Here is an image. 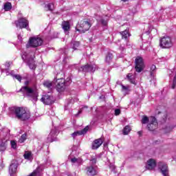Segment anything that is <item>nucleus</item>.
Returning a JSON list of instances; mask_svg holds the SVG:
<instances>
[{"mask_svg": "<svg viewBox=\"0 0 176 176\" xmlns=\"http://www.w3.org/2000/svg\"><path fill=\"white\" fill-rule=\"evenodd\" d=\"M10 113L15 115L19 120L25 121L31 118V113L25 107H12L9 109Z\"/></svg>", "mask_w": 176, "mask_h": 176, "instance_id": "nucleus-1", "label": "nucleus"}, {"mask_svg": "<svg viewBox=\"0 0 176 176\" xmlns=\"http://www.w3.org/2000/svg\"><path fill=\"white\" fill-rule=\"evenodd\" d=\"M18 93H23L25 97L30 98L33 102H36L38 101V97H39V94L35 88H32L28 86L22 87L19 91Z\"/></svg>", "mask_w": 176, "mask_h": 176, "instance_id": "nucleus-2", "label": "nucleus"}, {"mask_svg": "<svg viewBox=\"0 0 176 176\" xmlns=\"http://www.w3.org/2000/svg\"><path fill=\"white\" fill-rule=\"evenodd\" d=\"M34 53L32 52L28 54L27 52H24V54L21 56L22 60L24 63H26L30 69H35L36 66L35 65V60H34Z\"/></svg>", "mask_w": 176, "mask_h": 176, "instance_id": "nucleus-3", "label": "nucleus"}, {"mask_svg": "<svg viewBox=\"0 0 176 176\" xmlns=\"http://www.w3.org/2000/svg\"><path fill=\"white\" fill-rule=\"evenodd\" d=\"M55 83H56V89L58 93H63V91H65L67 89V82H65V80L63 79V77L58 78V74H56L55 78Z\"/></svg>", "mask_w": 176, "mask_h": 176, "instance_id": "nucleus-4", "label": "nucleus"}, {"mask_svg": "<svg viewBox=\"0 0 176 176\" xmlns=\"http://www.w3.org/2000/svg\"><path fill=\"white\" fill-rule=\"evenodd\" d=\"M43 43V40L39 37H32L30 38L28 43L26 45V47H38Z\"/></svg>", "mask_w": 176, "mask_h": 176, "instance_id": "nucleus-5", "label": "nucleus"}, {"mask_svg": "<svg viewBox=\"0 0 176 176\" xmlns=\"http://www.w3.org/2000/svg\"><path fill=\"white\" fill-rule=\"evenodd\" d=\"M135 69L136 72H142L145 69V63L144 58L141 56H138L135 60Z\"/></svg>", "mask_w": 176, "mask_h": 176, "instance_id": "nucleus-6", "label": "nucleus"}, {"mask_svg": "<svg viewBox=\"0 0 176 176\" xmlns=\"http://www.w3.org/2000/svg\"><path fill=\"white\" fill-rule=\"evenodd\" d=\"M96 69H97V65L94 63H90L79 68L78 72H91L94 74V72H96Z\"/></svg>", "mask_w": 176, "mask_h": 176, "instance_id": "nucleus-7", "label": "nucleus"}, {"mask_svg": "<svg viewBox=\"0 0 176 176\" xmlns=\"http://www.w3.org/2000/svg\"><path fill=\"white\" fill-rule=\"evenodd\" d=\"M90 27H91V23L89 21L83 20L80 22V29H76V31H78L80 34H85V32L90 30Z\"/></svg>", "mask_w": 176, "mask_h": 176, "instance_id": "nucleus-8", "label": "nucleus"}, {"mask_svg": "<svg viewBox=\"0 0 176 176\" xmlns=\"http://www.w3.org/2000/svg\"><path fill=\"white\" fill-rule=\"evenodd\" d=\"M160 46L163 49H170L173 46V43L171 42V38L170 36H164L160 39Z\"/></svg>", "mask_w": 176, "mask_h": 176, "instance_id": "nucleus-9", "label": "nucleus"}, {"mask_svg": "<svg viewBox=\"0 0 176 176\" xmlns=\"http://www.w3.org/2000/svg\"><path fill=\"white\" fill-rule=\"evenodd\" d=\"M157 120L156 118L152 116L150 118V122L147 124V129L148 131H155L157 129Z\"/></svg>", "mask_w": 176, "mask_h": 176, "instance_id": "nucleus-10", "label": "nucleus"}, {"mask_svg": "<svg viewBox=\"0 0 176 176\" xmlns=\"http://www.w3.org/2000/svg\"><path fill=\"white\" fill-rule=\"evenodd\" d=\"M41 101L45 105H52V104H54V98L53 96L45 94L43 95L42 98H41Z\"/></svg>", "mask_w": 176, "mask_h": 176, "instance_id": "nucleus-11", "label": "nucleus"}, {"mask_svg": "<svg viewBox=\"0 0 176 176\" xmlns=\"http://www.w3.org/2000/svg\"><path fill=\"white\" fill-rule=\"evenodd\" d=\"M16 27H19V28H26V30H30V28L28 27L29 23L28 20H27L25 18H20L17 22L16 23Z\"/></svg>", "mask_w": 176, "mask_h": 176, "instance_id": "nucleus-12", "label": "nucleus"}, {"mask_svg": "<svg viewBox=\"0 0 176 176\" xmlns=\"http://www.w3.org/2000/svg\"><path fill=\"white\" fill-rule=\"evenodd\" d=\"M89 131V126H87L85 129H82L81 131H77L74 133H72V137L75 140L78 135H85L86 133Z\"/></svg>", "mask_w": 176, "mask_h": 176, "instance_id": "nucleus-13", "label": "nucleus"}, {"mask_svg": "<svg viewBox=\"0 0 176 176\" xmlns=\"http://www.w3.org/2000/svg\"><path fill=\"white\" fill-rule=\"evenodd\" d=\"M17 161L16 160H12L11 161V164L10 165L9 167V171L10 174L12 175V174H14L16 171H17Z\"/></svg>", "mask_w": 176, "mask_h": 176, "instance_id": "nucleus-14", "label": "nucleus"}, {"mask_svg": "<svg viewBox=\"0 0 176 176\" xmlns=\"http://www.w3.org/2000/svg\"><path fill=\"white\" fill-rule=\"evenodd\" d=\"M156 167V161L153 159H149L147 161V164L146 165V168L147 170H153Z\"/></svg>", "mask_w": 176, "mask_h": 176, "instance_id": "nucleus-15", "label": "nucleus"}, {"mask_svg": "<svg viewBox=\"0 0 176 176\" xmlns=\"http://www.w3.org/2000/svg\"><path fill=\"white\" fill-rule=\"evenodd\" d=\"M8 139H3L0 142V152H5L6 148H8Z\"/></svg>", "mask_w": 176, "mask_h": 176, "instance_id": "nucleus-16", "label": "nucleus"}, {"mask_svg": "<svg viewBox=\"0 0 176 176\" xmlns=\"http://www.w3.org/2000/svg\"><path fill=\"white\" fill-rule=\"evenodd\" d=\"M102 139H96L92 143V149H98L102 145Z\"/></svg>", "mask_w": 176, "mask_h": 176, "instance_id": "nucleus-17", "label": "nucleus"}, {"mask_svg": "<svg viewBox=\"0 0 176 176\" xmlns=\"http://www.w3.org/2000/svg\"><path fill=\"white\" fill-rule=\"evenodd\" d=\"M87 175L94 176L97 175V170L93 165H91L87 168Z\"/></svg>", "mask_w": 176, "mask_h": 176, "instance_id": "nucleus-18", "label": "nucleus"}, {"mask_svg": "<svg viewBox=\"0 0 176 176\" xmlns=\"http://www.w3.org/2000/svg\"><path fill=\"white\" fill-rule=\"evenodd\" d=\"M96 20L98 24H101L102 27L108 26V19H105L104 16H100Z\"/></svg>", "mask_w": 176, "mask_h": 176, "instance_id": "nucleus-19", "label": "nucleus"}, {"mask_svg": "<svg viewBox=\"0 0 176 176\" xmlns=\"http://www.w3.org/2000/svg\"><path fill=\"white\" fill-rule=\"evenodd\" d=\"M57 133V131L56 129H52L51 132L48 135L47 140L49 142H53L54 140L56 139V134Z\"/></svg>", "mask_w": 176, "mask_h": 176, "instance_id": "nucleus-20", "label": "nucleus"}, {"mask_svg": "<svg viewBox=\"0 0 176 176\" xmlns=\"http://www.w3.org/2000/svg\"><path fill=\"white\" fill-rule=\"evenodd\" d=\"M122 38V39H125V41H128L129 38H130V36H131V34H130V32L129 31V29H126L122 32H120Z\"/></svg>", "mask_w": 176, "mask_h": 176, "instance_id": "nucleus-21", "label": "nucleus"}, {"mask_svg": "<svg viewBox=\"0 0 176 176\" xmlns=\"http://www.w3.org/2000/svg\"><path fill=\"white\" fill-rule=\"evenodd\" d=\"M62 28L65 34H68V31L71 30V25H69V22L64 21L62 23Z\"/></svg>", "mask_w": 176, "mask_h": 176, "instance_id": "nucleus-22", "label": "nucleus"}, {"mask_svg": "<svg viewBox=\"0 0 176 176\" xmlns=\"http://www.w3.org/2000/svg\"><path fill=\"white\" fill-rule=\"evenodd\" d=\"M79 46H80V42L79 41H72L70 43V47L74 50H78Z\"/></svg>", "mask_w": 176, "mask_h": 176, "instance_id": "nucleus-23", "label": "nucleus"}, {"mask_svg": "<svg viewBox=\"0 0 176 176\" xmlns=\"http://www.w3.org/2000/svg\"><path fill=\"white\" fill-rule=\"evenodd\" d=\"M113 60V54L111 52H107L105 56V63L107 64H111V62Z\"/></svg>", "mask_w": 176, "mask_h": 176, "instance_id": "nucleus-24", "label": "nucleus"}, {"mask_svg": "<svg viewBox=\"0 0 176 176\" xmlns=\"http://www.w3.org/2000/svg\"><path fill=\"white\" fill-rule=\"evenodd\" d=\"M54 83H56V78H54L53 82H50L49 80L45 81L43 85L47 89H52Z\"/></svg>", "mask_w": 176, "mask_h": 176, "instance_id": "nucleus-25", "label": "nucleus"}, {"mask_svg": "<svg viewBox=\"0 0 176 176\" xmlns=\"http://www.w3.org/2000/svg\"><path fill=\"white\" fill-rule=\"evenodd\" d=\"M161 173L164 176H168V166L166 164H163L161 167Z\"/></svg>", "mask_w": 176, "mask_h": 176, "instance_id": "nucleus-26", "label": "nucleus"}, {"mask_svg": "<svg viewBox=\"0 0 176 176\" xmlns=\"http://www.w3.org/2000/svg\"><path fill=\"white\" fill-rule=\"evenodd\" d=\"M156 75V65H152L150 68V76L155 79V76Z\"/></svg>", "mask_w": 176, "mask_h": 176, "instance_id": "nucleus-27", "label": "nucleus"}, {"mask_svg": "<svg viewBox=\"0 0 176 176\" xmlns=\"http://www.w3.org/2000/svg\"><path fill=\"white\" fill-rule=\"evenodd\" d=\"M126 78L130 83H132V85H137V82H135V78L134 76H133V74H128Z\"/></svg>", "mask_w": 176, "mask_h": 176, "instance_id": "nucleus-28", "label": "nucleus"}, {"mask_svg": "<svg viewBox=\"0 0 176 176\" xmlns=\"http://www.w3.org/2000/svg\"><path fill=\"white\" fill-rule=\"evenodd\" d=\"M74 101L72 98H69L66 100L65 104V109L67 111L68 109V107H69L71 104H74Z\"/></svg>", "mask_w": 176, "mask_h": 176, "instance_id": "nucleus-29", "label": "nucleus"}, {"mask_svg": "<svg viewBox=\"0 0 176 176\" xmlns=\"http://www.w3.org/2000/svg\"><path fill=\"white\" fill-rule=\"evenodd\" d=\"M9 74H10L12 76V78H15V79L19 80V82H21V79H23L21 76H20L19 74H13V71H12L10 73L7 72V75H9Z\"/></svg>", "mask_w": 176, "mask_h": 176, "instance_id": "nucleus-30", "label": "nucleus"}, {"mask_svg": "<svg viewBox=\"0 0 176 176\" xmlns=\"http://www.w3.org/2000/svg\"><path fill=\"white\" fill-rule=\"evenodd\" d=\"M45 8L47 12L48 10L53 12V10H54V4L49 3L45 6Z\"/></svg>", "mask_w": 176, "mask_h": 176, "instance_id": "nucleus-31", "label": "nucleus"}, {"mask_svg": "<svg viewBox=\"0 0 176 176\" xmlns=\"http://www.w3.org/2000/svg\"><path fill=\"white\" fill-rule=\"evenodd\" d=\"M150 121H151V118H148V116H143L142 117V120H141L142 124H146L149 123Z\"/></svg>", "mask_w": 176, "mask_h": 176, "instance_id": "nucleus-32", "label": "nucleus"}, {"mask_svg": "<svg viewBox=\"0 0 176 176\" xmlns=\"http://www.w3.org/2000/svg\"><path fill=\"white\" fill-rule=\"evenodd\" d=\"M130 131H131V128L130 127V126L126 125L123 129L122 133L124 135H129V133H130Z\"/></svg>", "mask_w": 176, "mask_h": 176, "instance_id": "nucleus-33", "label": "nucleus"}, {"mask_svg": "<svg viewBox=\"0 0 176 176\" xmlns=\"http://www.w3.org/2000/svg\"><path fill=\"white\" fill-rule=\"evenodd\" d=\"M12 9V3L7 2L4 4V10L8 11Z\"/></svg>", "mask_w": 176, "mask_h": 176, "instance_id": "nucleus-34", "label": "nucleus"}, {"mask_svg": "<svg viewBox=\"0 0 176 176\" xmlns=\"http://www.w3.org/2000/svg\"><path fill=\"white\" fill-rule=\"evenodd\" d=\"M25 140H27V133H24L21 136L19 139V142L22 144L23 142H24V141H25Z\"/></svg>", "mask_w": 176, "mask_h": 176, "instance_id": "nucleus-35", "label": "nucleus"}, {"mask_svg": "<svg viewBox=\"0 0 176 176\" xmlns=\"http://www.w3.org/2000/svg\"><path fill=\"white\" fill-rule=\"evenodd\" d=\"M166 122H167V115L164 114L162 118L160 120V122L162 123V124H163L166 123Z\"/></svg>", "mask_w": 176, "mask_h": 176, "instance_id": "nucleus-36", "label": "nucleus"}, {"mask_svg": "<svg viewBox=\"0 0 176 176\" xmlns=\"http://www.w3.org/2000/svg\"><path fill=\"white\" fill-rule=\"evenodd\" d=\"M5 66L6 69H2L1 72H3L4 71H8V69H9V67H10V62L6 63Z\"/></svg>", "mask_w": 176, "mask_h": 176, "instance_id": "nucleus-37", "label": "nucleus"}, {"mask_svg": "<svg viewBox=\"0 0 176 176\" xmlns=\"http://www.w3.org/2000/svg\"><path fill=\"white\" fill-rule=\"evenodd\" d=\"M10 144H11V148H13V149H16V148L17 146V144H16V142L12 140L10 142Z\"/></svg>", "mask_w": 176, "mask_h": 176, "instance_id": "nucleus-38", "label": "nucleus"}, {"mask_svg": "<svg viewBox=\"0 0 176 176\" xmlns=\"http://www.w3.org/2000/svg\"><path fill=\"white\" fill-rule=\"evenodd\" d=\"M71 162L72 163H80L79 160L76 157L72 158Z\"/></svg>", "mask_w": 176, "mask_h": 176, "instance_id": "nucleus-39", "label": "nucleus"}, {"mask_svg": "<svg viewBox=\"0 0 176 176\" xmlns=\"http://www.w3.org/2000/svg\"><path fill=\"white\" fill-rule=\"evenodd\" d=\"M121 111L120 110V109H115V115L116 116H119V115H120Z\"/></svg>", "mask_w": 176, "mask_h": 176, "instance_id": "nucleus-40", "label": "nucleus"}, {"mask_svg": "<svg viewBox=\"0 0 176 176\" xmlns=\"http://www.w3.org/2000/svg\"><path fill=\"white\" fill-rule=\"evenodd\" d=\"M175 126H171V127H168V126H166V133H170V131H171V130H173V129L174 128Z\"/></svg>", "mask_w": 176, "mask_h": 176, "instance_id": "nucleus-41", "label": "nucleus"}, {"mask_svg": "<svg viewBox=\"0 0 176 176\" xmlns=\"http://www.w3.org/2000/svg\"><path fill=\"white\" fill-rule=\"evenodd\" d=\"M31 157V153H28L24 154V158L25 159H30Z\"/></svg>", "mask_w": 176, "mask_h": 176, "instance_id": "nucleus-42", "label": "nucleus"}, {"mask_svg": "<svg viewBox=\"0 0 176 176\" xmlns=\"http://www.w3.org/2000/svg\"><path fill=\"white\" fill-rule=\"evenodd\" d=\"M90 162L92 163V164H96V163H97V158L96 157L91 158L90 160Z\"/></svg>", "mask_w": 176, "mask_h": 176, "instance_id": "nucleus-43", "label": "nucleus"}, {"mask_svg": "<svg viewBox=\"0 0 176 176\" xmlns=\"http://www.w3.org/2000/svg\"><path fill=\"white\" fill-rule=\"evenodd\" d=\"M65 83H67V86H69V83H71V78H67L66 80H65Z\"/></svg>", "mask_w": 176, "mask_h": 176, "instance_id": "nucleus-44", "label": "nucleus"}, {"mask_svg": "<svg viewBox=\"0 0 176 176\" xmlns=\"http://www.w3.org/2000/svg\"><path fill=\"white\" fill-rule=\"evenodd\" d=\"M122 90H124L125 91H127L129 90V86H124L123 85H121Z\"/></svg>", "mask_w": 176, "mask_h": 176, "instance_id": "nucleus-45", "label": "nucleus"}, {"mask_svg": "<svg viewBox=\"0 0 176 176\" xmlns=\"http://www.w3.org/2000/svg\"><path fill=\"white\" fill-rule=\"evenodd\" d=\"M119 49L122 54L124 53V51L126 50V48H124V47H122V45L120 46Z\"/></svg>", "mask_w": 176, "mask_h": 176, "instance_id": "nucleus-46", "label": "nucleus"}, {"mask_svg": "<svg viewBox=\"0 0 176 176\" xmlns=\"http://www.w3.org/2000/svg\"><path fill=\"white\" fill-rule=\"evenodd\" d=\"M109 168H111V171H113L116 168L115 165L110 164H109Z\"/></svg>", "mask_w": 176, "mask_h": 176, "instance_id": "nucleus-47", "label": "nucleus"}, {"mask_svg": "<svg viewBox=\"0 0 176 176\" xmlns=\"http://www.w3.org/2000/svg\"><path fill=\"white\" fill-rule=\"evenodd\" d=\"M62 52H63V54H65V56H67V54H68V49L62 50Z\"/></svg>", "mask_w": 176, "mask_h": 176, "instance_id": "nucleus-48", "label": "nucleus"}, {"mask_svg": "<svg viewBox=\"0 0 176 176\" xmlns=\"http://www.w3.org/2000/svg\"><path fill=\"white\" fill-rule=\"evenodd\" d=\"M30 85V81L26 80L25 81V86H28Z\"/></svg>", "mask_w": 176, "mask_h": 176, "instance_id": "nucleus-49", "label": "nucleus"}, {"mask_svg": "<svg viewBox=\"0 0 176 176\" xmlns=\"http://www.w3.org/2000/svg\"><path fill=\"white\" fill-rule=\"evenodd\" d=\"M82 113V109L79 110L78 113L76 115V116H78V115H80Z\"/></svg>", "mask_w": 176, "mask_h": 176, "instance_id": "nucleus-50", "label": "nucleus"}, {"mask_svg": "<svg viewBox=\"0 0 176 176\" xmlns=\"http://www.w3.org/2000/svg\"><path fill=\"white\" fill-rule=\"evenodd\" d=\"M138 134H139V135H141V134H142L141 131H138Z\"/></svg>", "mask_w": 176, "mask_h": 176, "instance_id": "nucleus-51", "label": "nucleus"}, {"mask_svg": "<svg viewBox=\"0 0 176 176\" xmlns=\"http://www.w3.org/2000/svg\"><path fill=\"white\" fill-rule=\"evenodd\" d=\"M122 1H123V2H126V1H128V0H122Z\"/></svg>", "mask_w": 176, "mask_h": 176, "instance_id": "nucleus-52", "label": "nucleus"}, {"mask_svg": "<svg viewBox=\"0 0 176 176\" xmlns=\"http://www.w3.org/2000/svg\"><path fill=\"white\" fill-rule=\"evenodd\" d=\"M121 57H124V56L122 55Z\"/></svg>", "mask_w": 176, "mask_h": 176, "instance_id": "nucleus-53", "label": "nucleus"}, {"mask_svg": "<svg viewBox=\"0 0 176 176\" xmlns=\"http://www.w3.org/2000/svg\"><path fill=\"white\" fill-rule=\"evenodd\" d=\"M158 113H160V111H159Z\"/></svg>", "mask_w": 176, "mask_h": 176, "instance_id": "nucleus-54", "label": "nucleus"}, {"mask_svg": "<svg viewBox=\"0 0 176 176\" xmlns=\"http://www.w3.org/2000/svg\"><path fill=\"white\" fill-rule=\"evenodd\" d=\"M85 108H87V107H85Z\"/></svg>", "mask_w": 176, "mask_h": 176, "instance_id": "nucleus-55", "label": "nucleus"}]
</instances>
